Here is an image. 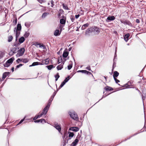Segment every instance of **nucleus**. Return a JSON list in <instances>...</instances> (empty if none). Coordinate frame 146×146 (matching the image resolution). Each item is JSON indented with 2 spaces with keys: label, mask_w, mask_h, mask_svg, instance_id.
I'll return each mask as SVG.
<instances>
[{
  "label": "nucleus",
  "mask_w": 146,
  "mask_h": 146,
  "mask_svg": "<svg viewBox=\"0 0 146 146\" xmlns=\"http://www.w3.org/2000/svg\"><path fill=\"white\" fill-rule=\"evenodd\" d=\"M86 69L89 71L91 70V68H90V66L87 67L86 68Z\"/></svg>",
  "instance_id": "54"
},
{
  "label": "nucleus",
  "mask_w": 146,
  "mask_h": 146,
  "mask_svg": "<svg viewBox=\"0 0 146 146\" xmlns=\"http://www.w3.org/2000/svg\"><path fill=\"white\" fill-rule=\"evenodd\" d=\"M80 16V15L78 14V15H76L75 16V18L76 19H78Z\"/></svg>",
  "instance_id": "55"
},
{
  "label": "nucleus",
  "mask_w": 146,
  "mask_h": 146,
  "mask_svg": "<svg viewBox=\"0 0 146 146\" xmlns=\"http://www.w3.org/2000/svg\"><path fill=\"white\" fill-rule=\"evenodd\" d=\"M9 72H5L4 73L2 78V80H3L9 74Z\"/></svg>",
  "instance_id": "11"
},
{
  "label": "nucleus",
  "mask_w": 146,
  "mask_h": 146,
  "mask_svg": "<svg viewBox=\"0 0 146 146\" xmlns=\"http://www.w3.org/2000/svg\"><path fill=\"white\" fill-rule=\"evenodd\" d=\"M104 89L106 91H111L113 90L112 88L108 86H107V87H105L104 88Z\"/></svg>",
  "instance_id": "26"
},
{
  "label": "nucleus",
  "mask_w": 146,
  "mask_h": 146,
  "mask_svg": "<svg viewBox=\"0 0 146 146\" xmlns=\"http://www.w3.org/2000/svg\"><path fill=\"white\" fill-rule=\"evenodd\" d=\"M62 6L63 8L65 10H69V9L68 8L67 5H65L64 4H62Z\"/></svg>",
  "instance_id": "31"
},
{
  "label": "nucleus",
  "mask_w": 146,
  "mask_h": 146,
  "mask_svg": "<svg viewBox=\"0 0 146 146\" xmlns=\"http://www.w3.org/2000/svg\"><path fill=\"white\" fill-rule=\"evenodd\" d=\"M10 65V64L9 63H7V61L5 63L3 64L4 66L5 67H8Z\"/></svg>",
  "instance_id": "36"
},
{
  "label": "nucleus",
  "mask_w": 146,
  "mask_h": 146,
  "mask_svg": "<svg viewBox=\"0 0 146 146\" xmlns=\"http://www.w3.org/2000/svg\"><path fill=\"white\" fill-rule=\"evenodd\" d=\"M49 58H46L45 60H42V62H41V65H47L49 63Z\"/></svg>",
  "instance_id": "9"
},
{
  "label": "nucleus",
  "mask_w": 146,
  "mask_h": 146,
  "mask_svg": "<svg viewBox=\"0 0 146 146\" xmlns=\"http://www.w3.org/2000/svg\"><path fill=\"white\" fill-rule=\"evenodd\" d=\"M115 19V17L114 16H109L107 18L106 21L107 22H109L112 21H113Z\"/></svg>",
  "instance_id": "10"
},
{
  "label": "nucleus",
  "mask_w": 146,
  "mask_h": 146,
  "mask_svg": "<svg viewBox=\"0 0 146 146\" xmlns=\"http://www.w3.org/2000/svg\"><path fill=\"white\" fill-rule=\"evenodd\" d=\"M44 47V45L43 44H42V45L40 44L39 45V47L40 48L43 47Z\"/></svg>",
  "instance_id": "58"
},
{
  "label": "nucleus",
  "mask_w": 146,
  "mask_h": 146,
  "mask_svg": "<svg viewBox=\"0 0 146 146\" xmlns=\"http://www.w3.org/2000/svg\"><path fill=\"white\" fill-rule=\"evenodd\" d=\"M13 22L15 24H16L17 23V19L16 18H15V20H13Z\"/></svg>",
  "instance_id": "51"
},
{
  "label": "nucleus",
  "mask_w": 146,
  "mask_h": 146,
  "mask_svg": "<svg viewBox=\"0 0 146 146\" xmlns=\"http://www.w3.org/2000/svg\"><path fill=\"white\" fill-rule=\"evenodd\" d=\"M69 114L70 117L76 121H78L79 119V118L77 114L74 112H69Z\"/></svg>",
  "instance_id": "2"
},
{
  "label": "nucleus",
  "mask_w": 146,
  "mask_h": 146,
  "mask_svg": "<svg viewBox=\"0 0 146 146\" xmlns=\"http://www.w3.org/2000/svg\"><path fill=\"white\" fill-rule=\"evenodd\" d=\"M56 92L55 91V92L53 93L52 95L51 96L50 99L49 100H50V101L52 102V100L53 99V98H54V96H55L56 95Z\"/></svg>",
  "instance_id": "30"
},
{
  "label": "nucleus",
  "mask_w": 146,
  "mask_h": 146,
  "mask_svg": "<svg viewBox=\"0 0 146 146\" xmlns=\"http://www.w3.org/2000/svg\"><path fill=\"white\" fill-rule=\"evenodd\" d=\"M66 83V82H65L64 81L61 83L60 86L59 87L58 89H60L62 88L65 84Z\"/></svg>",
  "instance_id": "32"
},
{
  "label": "nucleus",
  "mask_w": 146,
  "mask_h": 146,
  "mask_svg": "<svg viewBox=\"0 0 146 146\" xmlns=\"http://www.w3.org/2000/svg\"><path fill=\"white\" fill-rule=\"evenodd\" d=\"M13 37L12 36H10L8 37V41L9 42H11L12 40Z\"/></svg>",
  "instance_id": "35"
},
{
  "label": "nucleus",
  "mask_w": 146,
  "mask_h": 146,
  "mask_svg": "<svg viewBox=\"0 0 146 146\" xmlns=\"http://www.w3.org/2000/svg\"><path fill=\"white\" fill-rule=\"evenodd\" d=\"M23 65V64H20L19 65H17L16 66V68H18L22 66Z\"/></svg>",
  "instance_id": "49"
},
{
  "label": "nucleus",
  "mask_w": 146,
  "mask_h": 146,
  "mask_svg": "<svg viewBox=\"0 0 146 146\" xmlns=\"http://www.w3.org/2000/svg\"><path fill=\"white\" fill-rule=\"evenodd\" d=\"M60 23L61 24H64L66 23V20L63 19H61L60 21Z\"/></svg>",
  "instance_id": "28"
},
{
  "label": "nucleus",
  "mask_w": 146,
  "mask_h": 146,
  "mask_svg": "<svg viewBox=\"0 0 146 146\" xmlns=\"http://www.w3.org/2000/svg\"><path fill=\"white\" fill-rule=\"evenodd\" d=\"M89 24L88 23H86L85 24L83 25L81 27V29L84 30L86 29L87 27L89 26Z\"/></svg>",
  "instance_id": "14"
},
{
  "label": "nucleus",
  "mask_w": 146,
  "mask_h": 146,
  "mask_svg": "<svg viewBox=\"0 0 146 146\" xmlns=\"http://www.w3.org/2000/svg\"><path fill=\"white\" fill-rule=\"evenodd\" d=\"M51 7H53V6L54 5V1H53V0H51Z\"/></svg>",
  "instance_id": "50"
},
{
  "label": "nucleus",
  "mask_w": 146,
  "mask_h": 146,
  "mask_svg": "<svg viewBox=\"0 0 146 146\" xmlns=\"http://www.w3.org/2000/svg\"><path fill=\"white\" fill-rule=\"evenodd\" d=\"M132 82L131 81H129V82H128V84H132Z\"/></svg>",
  "instance_id": "61"
},
{
  "label": "nucleus",
  "mask_w": 146,
  "mask_h": 146,
  "mask_svg": "<svg viewBox=\"0 0 146 146\" xmlns=\"http://www.w3.org/2000/svg\"><path fill=\"white\" fill-rule=\"evenodd\" d=\"M19 60H20V61L24 63H26L29 61V60L27 58L21 59L18 58L16 61L18 63H19V62L18 61Z\"/></svg>",
  "instance_id": "8"
},
{
  "label": "nucleus",
  "mask_w": 146,
  "mask_h": 146,
  "mask_svg": "<svg viewBox=\"0 0 146 146\" xmlns=\"http://www.w3.org/2000/svg\"><path fill=\"white\" fill-rule=\"evenodd\" d=\"M64 64V63L63 64L62 63L59 65L57 67V69L58 70H61L63 67V65Z\"/></svg>",
  "instance_id": "22"
},
{
  "label": "nucleus",
  "mask_w": 146,
  "mask_h": 146,
  "mask_svg": "<svg viewBox=\"0 0 146 146\" xmlns=\"http://www.w3.org/2000/svg\"><path fill=\"white\" fill-rule=\"evenodd\" d=\"M26 116H25L23 119H21L20 121L19 122V123L18 124H20L21 123L24 121V120H25V118H26Z\"/></svg>",
  "instance_id": "45"
},
{
  "label": "nucleus",
  "mask_w": 146,
  "mask_h": 146,
  "mask_svg": "<svg viewBox=\"0 0 146 146\" xmlns=\"http://www.w3.org/2000/svg\"><path fill=\"white\" fill-rule=\"evenodd\" d=\"M119 75V73L117 71H115L114 72V74L113 75V78L114 77H117Z\"/></svg>",
  "instance_id": "27"
},
{
  "label": "nucleus",
  "mask_w": 146,
  "mask_h": 146,
  "mask_svg": "<svg viewBox=\"0 0 146 146\" xmlns=\"http://www.w3.org/2000/svg\"><path fill=\"white\" fill-rule=\"evenodd\" d=\"M85 74H88V75H90V74H91V73L90 72H88V71H87L86 70V72Z\"/></svg>",
  "instance_id": "52"
},
{
  "label": "nucleus",
  "mask_w": 146,
  "mask_h": 146,
  "mask_svg": "<svg viewBox=\"0 0 146 146\" xmlns=\"http://www.w3.org/2000/svg\"><path fill=\"white\" fill-rule=\"evenodd\" d=\"M37 1H38V2L40 3H42L44 2V0H37Z\"/></svg>",
  "instance_id": "53"
},
{
  "label": "nucleus",
  "mask_w": 146,
  "mask_h": 146,
  "mask_svg": "<svg viewBox=\"0 0 146 146\" xmlns=\"http://www.w3.org/2000/svg\"><path fill=\"white\" fill-rule=\"evenodd\" d=\"M62 61V59L61 58H59L58 59V64H59Z\"/></svg>",
  "instance_id": "44"
},
{
  "label": "nucleus",
  "mask_w": 146,
  "mask_h": 146,
  "mask_svg": "<svg viewBox=\"0 0 146 146\" xmlns=\"http://www.w3.org/2000/svg\"><path fill=\"white\" fill-rule=\"evenodd\" d=\"M25 49L24 48H21L18 51V52L16 54V56L17 57H20L23 56L25 52Z\"/></svg>",
  "instance_id": "3"
},
{
  "label": "nucleus",
  "mask_w": 146,
  "mask_h": 146,
  "mask_svg": "<svg viewBox=\"0 0 146 146\" xmlns=\"http://www.w3.org/2000/svg\"><path fill=\"white\" fill-rule=\"evenodd\" d=\"M31 25V23L29 22L25 23V25L27 28L29 27Z\"/></svg>",
  "instance_id": "37"
},
{
  "label": "nucleus",
  "mask_w": 146,
  "mask_h": 146,
  "mask_svg": "<svg viewBox=\"0 0 146 146\" xmlns=\"http://www.w3.org/2000/svg\"><path fill=\"white\" fill-rule=\"evenodd\" d=\"M121 22L124 25H127L130 26H132V24L129 21L125 19L120 20Z\"/></svg>",
  "instance_id": "4"
},
{
  "label": "nucleus",
  "mask_w": 146,
  "mask_h": 146,
  "mask_svg": "<svg viewBox=\"0 0 146 146\" xmlns=\"http://www.w3.org/2000/svg\"><path fill=\"white\" fill-rule=\"evenodd\" d=\"M68 51H64L62 55L63 57L65 58H66L68 56Z\"/></svg>",
  "instance_id": "20"
},
{
  "label": "nucleus",
  "mask_w": 146,
  "mask_h": 146,
  "mask_svg": "<svg viewBox=\"0 0 146 146\" xmlns=\"http://www.w3.org/2000/svg\"><path fill=\"white\" fill-rule=\"evenodd\" d=\"M51 102H52L50 101V100H49L48 102V103L47 104L46 106L44 108H46V110H47V111H48V109L50 107V106L51 104Z\"/></svg>",
  "instance_id": "19"
},
{
  "label": "nucleus",
  "mask_w": 146,
  "mask_h": 146,
  "mask_svg": "<svg viewBox=\"0 0 146 146\" xmlns=\"http://www.w3.org/2000/svg\"><path fill=\"white\" fill-rule=\"evenodd\" d=\"M46 67L48 68V69L49 70H50L52 68H54V67L53 65H50L49 66H46Z\"/></svg>",
  "instance_id": "34"
},
{
  "label": "nucleus",
  "mask_w": 146,
  "mask_h": 146,
  "mask_svg": "<svg viewBox=\"0 0 146 146\" xmlns=\"http://www.w3.org/2000/svg\"><path fill=\"white\" fill-rule=\"evenodd\" d=\"M60 33L58 30H56L54 32V35L55 36H58L60 35Z\"/></svg>",
  "instance_id": "21"
},
{
  "label": "nucleus",
  "mask_w": 146,
  "mask_h": 146,
  "mask_svg": "<svg viewBox=\"0 0 146 146\" xmlns=\"http://www.w3.org/2000/svg\"><path fill=\"white\" fill-rule=\"evenodd\" d=\"M72 64L69 65L68 66V70H70L72 68Z\"/></svg>",
  "instance_id": "43"
},
{
  "label": "nucleus",
  "mask_w": 146,
  "mask_h": 146,
  "mask_svg": "<svg viewBox=\"0 0 146 146\" xmlns=\"http://www.w3.org/2000/svg\"><path fill=\"white\" fill-rule=\"evenodd\" d=\"M17 52V48L15 47H14L11 48L10 49V51L9 53V55L12 56L14 54L16 53Z\"/></svg>",
  "instance_id": "6"
},
{
  "label": "nucleus",
  "mask_w": 146,
  "mask_h": 146,
  "mask_svg": "<svg viewBox=\"0 0 146 146\" xmlns=\"http://www.w3.org/2000/svg\"><path fill=\"white\" fill-rule=\"evenodd\" d=\"M136 22L137 23H139L140 22V21L138 19H136Z\"/></svg>",
  "instance_id": "57"
},
{
  "label": "nucleus",
  "mask_w": 146,
  "mask_h": 146,
  "mask_svg": "<svg viewBox=\"0 0 146 146\" xmlns=\"http://www.w3.org/2000/svg\"><path fill=\"white\" fill-rule=\"evenodd\" d=\"M116 57V52H115V56H114V58L113 59V67H114H114H115V58Z\"/></svg>",
  "instance_id": "33"
},
{
  "label": "nucleus",
  "mask_w": 146,
  "mask_h": 146,
  "mask_svg": "<svg viewBox=\"0 0 146 146\" xmlns=\"http://www.w3.org/2000/svg\"><path fill=\"white\" fill-rule=\"evenodd\" d=\"M40 117L39 116V115H37L35 116L33 118V120H34L35 121L36 119L40 118Z\"/></svg>",
  "instance_id": "41"
},
{
  "label": "nucleus",
  "mask_w": 146,
  "mask_h": 146,
  "mask_svg": "<svg viewBox=\"0 0 146 146\" xmlns=\"http://www.w3.org/2000/svg\"><path fill=\"white\" fill-rule=\"evenodd\" d=\"M60 77V76L58 74V73H57L56 75L55 76V78H56L55 80L56 81H57L58 79Z\"/></svg>",
  "instance_id": "39"
},
{
  "label": "nucleus",
  "mask_w": 146,
  "mask_h": 146,
  "mask_svg": "<svg viewBox=\"0 0 146 146\" xmlns=\"http://www.w3.org/2000/svg\"><path fill=\"white\" fill-rule=\"evenodd\" d=\"M145 96H143V95H142V100H143V105H144V102H143V100H145Z\"/></svg>",
  "instance_id": "47"
},
{
  "label": "nucleus",
  "mask_w": 146,
  "mask_h": 146,
  "mask_svg": "<svg viewBox=\"0 0 146 146\" xmlns=\"http://www.w3.org/2000/svg\"><path fill=\"white\" fill-rule=\"evenodd\" d=\"M104 78H105V79L106 80V79H107V76H104Z\"/></svg>",
  "instance_id": "62"
},
{
  "label": "nucleus",
  "mask_w": 146,
  "mask_h": 146,
  "mask_svg": "<svg viewBox=\"0 0 146 146\" xmlns=\"http://www.w3.org/2000/svg\"><path fill=\"white\" fill-rule=\"evenodd\" d=\"M79 141V140L76 138L75 140L72 143V145L73 146H76Z\"/></svg>",
  "instance_id": "16"
},
{
  "label": "nucleus",
  "mask_w": 146,
  "mask_h": 146,
  "mask_svg": "<svg viewBox=\"0 0 146 146\" xmlns=\"http://www.w3.org/2000/svg\"><path fill=\"white\" fill-rule=\"evenodd\" d=\"M29 33L27 32H26L24 35V36L25 38H27L29 36Z\"/></svg>",
  "instance_id": "38"
},
{
  "label": "nucleus",
  "mask_w": 146,
  "mask_h": 146,
  "mask_svg": "<svg viewBox=\"0 0 146 146\" xmlns=\"http://www.w3.org/2000/svg\"><path fill=\"white\" fill-rule=\"evenodd\" d=\"M86 72V70H79L77 71L78 72H81L83 73H85Z\"/></svg>",
  "instance_id": "46"
},
{
  "label": "nucleus",
  "mask_w": 146,
  "mask_h": 146,
  "mask_svg": "<svg viewBox=\"0 0 146 146\" xmlns=\"http://www.w3.org/2000/svg\"><path fill=\"white\" fill-rule=\"evenodd\" d=\"M130 35L128 33L125 35L124 39L126 42H127L129 40V38Z\"/></svg>",
  "instance_id": "15"
},
{
  "label": "nucleus",
  "mask_w": 146,
  "mask_h": 146,
  "mask_svg": "<svg viewBox=\"0 0 146 146\" xmlns=\"http://www.w3.org/2000/svg\"><path fill=\"white\" fill-rule=\"evenodd\" d=\"M3 57V56H1V55H0V59L2 58Z\"/></svg>",
  "instance_id": "63"
},
{
  "label": "nucleus",
  "mask_w": 146,
  "mask_h": 146,
  "mask_svg": "<svg viewBox=\"0 0 146 146\" xmlns=\"http://www.w3.org/2000/svg\"><path fill=\"white\" fill-rule=\"evenodd\" d=\"M77 29H76V31H79V30H78V29H79V28H78L77 27Z\"/></svg>",
  "instance_id": "64"
},
{
  "label": "nucleus",
  "mask_w": 146,
  "mask_h": 146,
  "mask_svg": "<svg viewBox=\"0 0 146 146\" xmlns=\"http://www.w3.org/2000/svg\"><path fill=\"white\" fill-rule=\"evenodd\" d=\"M71 20L72 22H74L75 20V18L74 17H72L71 18Z\"/></svg>",
  "instance_id": "56"
},
{
  "label": "nucleus",
  "mask_w": 146,
  "mask_h": 146,
  "mask_svg": "<svg viewBox=\"0 0 146 146\" xmlns=\"http://www.w3.org/2000/svg\"><path fill=\"white\" fill-rule=\"evenodd\" d=\"M21 29V25L19 23L17 24V27H15L14 29V32L15 33L16 41L13 44V46L18 47L20 45V43L17 42V40L20 34V31Z\"/></svg>",
  "instance_id": "1"
},
{
  "label": "nucleus",
  "mask_w": 146,
  "mask_h": 146,
  "mask_svg": "<svg viewBox=\"0 0 146 146\" xmlns=\"http://www.w3.org/2000/svg\"><path fill=\"white\" fill-rule=\"evenodd\" d=\"M43 121H44L45 123H46L45 120L44 119H38L37 120L34 121V122L35 123H39L40 122L41 123H42Z\"/></svg>",
  "instance_id": "18"
},
{
  "label": "nucleus",
  "mask_w": 146,
  "mask_h": 146,
  "mask_svg": "<svg viewBox=\"0 0 146 146\" xmlns=\"http://www.w3.org/2000/svg\"><path fill=\"white\" fill-rule=\"evenodd\" d=\"M74 135V134L73 133L70 132L69 134V137H73Z\"/></svg>",
  "instance_id": "42"
},
{
  "label": "nucleus",
  "mask_w": 146,
  "mask_h": 146,
  "mask_svg": "<svg viewBox=\"0 0 146 146\" xmlns=\"http://www.w3.org/2000/svg\"><path fill=\"white\" fill-rule=\"evenodd\" d=\"M14 67H12V68H11V70L12 71V72L14 71Z\"/></svg>",
  "instance_id": "60"
},
{
  "label": "nucleus",
  "mask_w": 146,
  "mask_h": 146,
  "mask_svg": "<svg viewBox=\"0 0 146 146\" xmlns=\"http://www.w3.org/2000/svg\"><path fill=\"white\" fill-rule=\"evenodd\" d=\"M53 126L57 129L60 133L61 128L60 125L58 124L57 123L54 122L53 124Z\"/></svg>",
  "instance_id": "5"
},
{
  "label": "nucleus",
  "mask_w": 146,
  "mask_h": 146,
  "mask_svg": "<svg viewBox=\"0 0 146 146\" xmlns=\"http://www.w3.org/2000/svg\"><path fill=\"white\" fill-rule=\"evenodd\" d=\"M94 26L91 27L88 29H87L85 35H87V34L89 33H92L93 32H94Z\"/></svg>",
  "instance_id": "7"
},
{
  "label": "nucleus",
  "mask_w": 146,
  "mask_h": 146,
  "mask_svg": "<svg viewBox=\"0 0 146 146\" xmlns=\"http://www.w3.org/2000/svg\"><path fill=\"white\" fill-rule=\"evenodd\" d=\"M48 111H47V110H46V108H44L42 111V112L38 115L40 117L43 115H45V114H46L47 113Z\"/></svg>",
  "instance_id": "12"
},
{
  "label": "nucleus",
  "mask_w": 146,
  "mask_h": 146,
  "mask_svg": "<svg viewBox=\"0 0 146 146\" xmlns=\"http://www.w3.org/2000/svg\"><path fill=\"white\" fill-rule=\"evenodd\" d=\"M96 32L97 34H98L100 32V29L94 26V32Z\"/></svg>",
  "instance_id": "17"
},
{
  "label": "nucleus",
  "mask_w": 146,
  "mask_h": 146,
  "mask_svg": "<svg viewBox=\"0 0 146 146\" xmlns=\"http://www.w3.org/2000/svg\"><path fill=\"white\" fill-rule=\"evenodd\" d=\"M136 90H137V91H138V92H139V93L140 94H141V92L140 91L138 90V89L137 88H136Z\"/></svg>",
  "instance_id": "59"
},
{
  "label": "nucleus",
  "mask_w": 146,
  "mask_h": 146,
  "mask_svg": "<svg viewBox=\"0 0 146 146\" xmlns=\"http://www.w3.org/2000/svg\"><path fill=\"white\" fill-rule=\"evenodd\" d=\"M70 77L69 76H68L67 78H66L65 80H64L65 82H67L70 79Z\"/></svg>",
  "instance_id": "40"
},
{
  "label": "nucleus",
  "mask_w": 146,
  "mask_h": 146,
  "mask_svg": "<svg viewBox=\"0 0 146 146\" xmlns=\"http://www.w3.org/2000/svg\"><path fill=\"white\" fill-rule=\"evenodd\" d=\"M14 60V58H11L7 61V63L11 64L13 62Z\"/></svg>",
  "instance_id": "24"
},
{
  "label": "nucleus",
  "mask_w": 146,
  "mask_h": 146,
  "mask_svg": "<svg viewBox=\"0 0 146 146\" xmlns=\"http://www.w3.org/2000/svg\"><path fill=\"white\" fill-rule=\"evenodd\" d=\"M25 39L23 37H22L19 38V42L20 44L23 43L25 41Z\"/></svg>",
  "instance_id": "25"
},
{
  "label": "nucleus",
  "mask_w": 146,
  "mask_h": 146,
  "mask_svg": "<svg viewBox=\"0 0 146 146\" xmlns=\"http://www.w3.org/2000/svg\"><path fill=\"white\" fill-rule=\"evenodd\" d=\"M113 78L116 83H117L120 82L119 80L117 79L115 77H114Z\"/></svg>",
  "instance_id": "48"
},
{
  "label": "nucleus",
  "mask_w": 146,
  "mask_h": 146,
  "mask_svg": "<svg viewBox=\"0 0 146 146\" xmlns=\"http://www.w3.org/2000/svg\"><path fill=\"white\" fill-rule=\"evenodd\" d=\"M70 129L73 131L76 132L79 131V128L76 127H72L70 128Z\"/></svg>",
  "instance_id": "13"
},
{
  "label": "nucleus",
  "mask_w": 146,
  "mask_h": 146,
  "mask_svg": "<svg viewBox=\"0 0 146 146\" xmlns=\"http://www.w3.org/2000/svg\"><path fill=\"white\" fill-rule=\"evenodd\" d=\"M49 14V13H48L46 12H45L43 14H42V18H45L47 15H48Z\"/></svg>",
  "instance_id": "29"
},
{
  "label": "nucleus",
  "mask_w": 146,
  "mask_h": 146,
  "mask_svg": "<svg viewBox=\"0 0 146 146\" xmlns=\"http://www.w3.org/2000/svg\"><path fill=\"white\" fill-rule=\"evenodd\" d=\"M41 65V62H34L32 64V65H30V66H34L37 65Z\"/></svg>",
  "instance_id": "23"
}]
</instances>
